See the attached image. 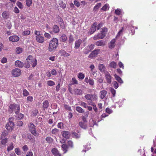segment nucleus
Listing matches in <instances>:
<instances>
[{
	"mask_svg": "<svg viewBox=\"0 0 156 156\" xmlns=\"http://www.w3.org/2000/svg\"><path fill=\"white\" fill-rule=\"evenodd\" d=\"M58 45V39L55 38H53L50 41L48 48L49 51L50 52L55 51Z\"/></svg>",
	"mask_w": 156,
	"mask_h": 156,
	"instance_id": "obj_1",
	"label": "nucleus"
},
{
	"mask_svg": "<svg viewBox=\"0 0 156 156\" xmlns=\"http://www.w3.org/2000/svg\"><path fill=\"white\" fill-rule=\"evenodd\" d=\"M26 62L27 64L25 66V67L28 68L30 67V64H31L33 67H34L37 65V60L34 58L30 55L28 56L26 59Z\"/></svg>",
	"mask_w": 156,
	"mask_h": 156,
	"instance_id": "obj_2",
	"label": "nucleus"
},
{
	"mask_svg": "<svg viewBox=\"0 0 156 156\" xmlns=\"http://www.w3.org/2000/svg\"><path fill=\"white\" fill-rule=\"evenodd\" d=\"M107 31V28H103L101 33H98L94 37V39L97 40L103 38L105 36Z\"/></svg>",
	"mask_w": 156,
	"mask_h": 156,
	"instance_id": "obj_3",
	"label": "nucleus"
},
{
	"mask_svg": "<svg viewBox=\"0 0 156 156\" xmlns=\"http://www.w3.org/2000/svg\"><path fill=\"white\" fill-rule=\"evenodd\" d=\"M34 34L36 35V40L37 42L41 43L44 42V38L41 35L40 31L35 30L34 31Z\"/></svg>",
	"mask_w": 156,
	"mask_h": 156,
	"instance_id": "obj_4",
	"label": "nucleus"
},
{
	"mask_svg": "<svg viewBox=\"0 0 156 156\" xmlns=\"http://www.w3.org/2000/svg\"><path fill=\"white\" fill-rule=\"evenodd\" d=\"M29 129L31 133L34 136H38V133L36 132L35 128V126L32 123H30L29 125Z\"/></svg>",
	"mask_w": 156,
	"mask_h": 156,
	"instance_id": "obj_5",
	"label": "nucleus"
},
{
	"mask_svg": "<svg viewBox=\"0 0 156 156\" xmlns=\"http://www.w3.org/2000/svg\"><path fill=\"white\" fill-rule=\"evenodd\" d=\"M9 108L13 111H14L16 114L19 112L20 110V106L18 105L11 104L9 106Z\"/></svg>",
	"mask_w": 156,
	"mask_h": 156,
	"instance_id": "obj_6",
	"label": "nucleus"
},
{
	"mask_svg": "<svg viewBox=\"0 0 156 156\" xmlns=\"http://www.w3.org/2000/svg\"><path fill=\"white\" fill-rule=\"evenodd\" d=\"M12 119V118H10L9 119V122H8L6 126V128L7 130H12L14 127V124L13 122L10 121Z\"/></svg>",
	"mask_w": 156,
	"mask_h": 156,
	"instance_id": "obj_7",
	"label": "nucleus"
},
{
	"mask_svg": "<svg viewBox=\"0 0 156 156\" xmlns=\"http://www.w3.org/2000/svg\"><path fill=\"white\" fill-rule=\"evenodd\" d=\"M12 74L14 76H18L20 75L21 71L20 69L18 68H16L12 70Z\"/></svg>",
	"mask_w": 156,
	"mask_h": 156,
	"instance_id": "obj_8",
	"label": "nucleus"
},
{
	"mask_svg": "<svg viewBox=\"0 0 156 156\" xmlns=\"http://www.w3.org/2000/svg\"><path fill=\"white\" fill-rule=\"evenodd\" d=\"M105 76L107 82L109 83H110L112 81L111 79L112 77L110 74L108 72H106L105 73Z\"/></svg>",
	"mask_w": 156,
	"mask_h": 156,
	"instance_id": "obj_9",
	"label": "nucleus"
},
{
	"mask_svg": "<svg viewBox=\"0 0 156 156\" xmlns=\"http://www.w3.org/2000/svg\"><path fill=\"white\" fill-rule=\"evenodd\" d=\"M100 50L99 49L94 50V51L89 55L88 57L92 58L93 57L96 56L99 53Z\"/></svg>",
	"mask_w": 156,
	"mask_h": 156,
	"instance_id": "obj_10",
	"label": "nucleus"
},
{
	"mask_svg": "<svg viewBox=\"0 0 156 156\" xmlns=\"http://www.w3.org/2000/svg\"><path fill=\"white\" fill-rule=\"evenodd\" d=\"M19 39V37L16 35L12 36L9 37V40L12 42H17Z\"/></svg>",
	"mask_w": 156,
	"mask_h": 156,
	"instance_id": "obj_11",
	"label": "nucleus"
},
{
	"mask_svg": "<svg viewBox=\"0 0 156 156\" xmlns=\"http://www.w3.org/2000/svg\"><path fill=\"white\" fill-rule=\"evenodd\" d=\"M82 42V41L81 39L76 41L75 43L74 48L76 49L79 48Z\"/></svg>",
	"mask_w": 156,
	"mask_h": 156,
	"instance_id": "obj_12",
	"label": "nucleus"
},
{
	"mask_svg": "<svg viewBox=\"0 0 156 156\" xmlns=\"http://www.w3.org/2000/svg\"><path fill=\"white\" fill-rule=\"evenodd\" d=\"M87 122H80L79 123V125L81 128L85 129L87 127Z\"/></svg>",
	"mask_w": 156,
	"mask_h": 156,
	"instance_id": "obj_13",
	"label": "nucleus"
},
{
	"mask_svg": "<svg viewBox=\"0 0 156 156\" xmlns=\"http://www.w3.org/2000/svg\"><path fill=\"white\" fill-rule=\"evenodd\" d=\"M15 64L16 66L19 68H22L24 66L23 63L19 60L16 61Z\"/></svg>",
	"mask_w": 156,
	"mask_h": 156,
	"instance_id": "obj_14",
	"label": "nucleus"
},
{
	"mask_svg": "<svg viewBox=\"0 0 156 156\" xmlns=\"http://www.w3.org/2000/svg\"><path fill=\"white\" fill-rule=\"evenodd\" d=\"M97 23H94L93 24L90 28V34H92L96 31L97 28Z\"/></svg>",
	"mask_w": 156,
	"mask_h": 156,
	"instance_id": "obj_15",
	"label": "nucleus"
},
{
	"mask_svg": "<svg viewBox=\"0 0 156 156\" xmlns=\"http://www.w3.org/2000/svg\"><path fill=\"white\" fill-rule=\"evenodd\" d=\"M62 134L63 137L66 138H69L70 136L69 132L67 131H62Z\"/></svg>",
	"mask_w": 156,
	"mask_h": 156,
	"instance_id": "obj_16",
	"label": "nucleus"
},
{
	"mask_svg": "<svg viewBox=\"0 0 156 156\" xmlns=\"http://www.w3.org/2000/svg\"><path fill=\"white\" fill-rule=\"evenodd\" d=\"M98 99V96L96 95H92L91 101H88V104L90 105H93L92 101H96Z\"/></svg>",
	"mask_w": 156,
	"mask_h": 156,
	"instance_id": "obj_17",
	"label": "nucleus"
},
{
	"mask_svg": "<svg viewBox=\"0 0 156 156\" xmlns=\"http://www.w3.org/2000/svg\"><path fill=\"white\" fill-rule=\"evenodd\" d=\"M115 39H112L108 44V47L110 48H113L115 46Z\"/></svg>",
	"mask_w": 156,
	"mask_h": 156,
	"instance_id": "obj_18",
	"label": "nucleus"
},
{
	"mask_svg": "<svg viewBox=\"0 0 156 156\" xmlns=\"http://www.w3.org/2000/svg\"><path fill=\"white\" fill-rule=\"evenodd\" d=\"M107 92L105 90H103L100 92V97L101 99H103L106 96Z\"/></svg>",
	"mask_w": 156,
	"mask_h": 156,
	"instance_id": "obj_19",
	"label": "nucleus"
},
{
	"mask_svg": "<svg viewBox=\"0 0 156 156\" xmlns=\"http://www.w3.org/2000/svg\"><path fill=\"white\" fill-rule=\"evenodd\" d=\"M59 54L61 56H64L68 57L70 55V54L67 53L65 51L61 50L59 51Z\"/></svg>",
	"mask_w": 156,
	"mask_h": 156,
	"instance_id": "obj_20",
	"label": "nucleus"
},
{
	"mask_svg": "<svg viewBox=\"0 0 156 156\" xmlns=\"http://www.w3.org/2000/svg\"><path fill=\"white\" fill-rule=\"evenodd\" d=\"M51 152L52 154L55 156H60L61 154L59 153L58 150L55 148H53L51 150Z\"/></svg>",
	"mask_w": 156,
	"mask_h": 156,
	"instance_id": "obj_21",
	"label": "nucleus"
},
{
	"mask_svg": "<svg viewBox=\"0 0 156 156\" xmlns=\"http://www.w3.org/2000/svg\"><path fill=\"white\" fill-rule=\"evenodd\" d=\"M73 91L74 92L73 94L77 95L81 94L82 93V90L76 88H75L73 89Z\"/></svg>",
	"mask_w": 156,
	"mask_h": 156,
	"instance_id": "obj_22",
	"label": "nucleus"
},
{
	"mask_svg": "<svg viewBox=\"0 0 156 156\" xmlns=\"http://www.w3.org/2000/svg\"><path fill=\"white\" fill-rule=\"evenodd\" d=\"M95 44L97 46H103L105 45V41L103 40L99 41L96 42Z\"/></svg>",
	"mask_w": 156,
	"mask_h": 156,
	"instance_id": "obj_23",
	"label": "nucleus"
},
{
	"mask_svg": "<svg viewBox=\"0 0 156 156\" xmlns=\"http://www.w3.org/2000/svg\"><path fill=\"white\" fill-rule=\"evenodd\" d=\"M53 31L55 33H58L59 31V27L56 25H54L53 27Z\"/></svg>",
	"mask_w": 156,
	"mask_h": 156,
	"instance_id": "obj_24",
	"label": "nucleus"
},
{
	"mask_svg": "<svg viewBox=\"0 0 156 156\" xmlns=\"http://www.w3.org/2000/svg\"><path fill=\"white\" fill-rule=\"evenodd\" d=\"M98 68L101 72H104L105 69V67L103 64H99Z\"/></svg>",
	"mask_w": 156,
	"mask_h": 156,
	"instance_id": "obj_25",
	"label": "nucleus"
},
{
	"mask_svg": "<svg viewBox=\"0 0 156 156\" xmlns=\"http://www.w3.org/2000/svg\"><path fill=\"white\" fill-rule=\"evenodd\" d=\"M59 40L60 41L65 42L67 40V37L65 34H63L61 35Z\"/></svg>",
	"mask_w": 156,
	"mask_h": 156,
	"instance_id": "obj_26",
	"label": "nucleus"
},
{
	"mask_svg": "<svg viewBox=\"0 0 156 156\" xmlns=\"http://www.w3.org/2000/svg\"><path fill=\"white\" fill-rule=\"evenodd\" d=\"M114 76L116 80L120 83H123V81L122 79L118 76L117 74H115Z\"/></svg>",
	"mask_w": 156,
	"mask_h": 156,
	"instance_id": "obj_27",
	"label": "nucleus"
},
{
	"mask_svg": "<svg viewBox=\"0 0 156 156\" xmlns=\"http://www.w3.org/2000/svg\"><path fill=\"white\" fill-rule=\"evenodd\" d=\"M109 8V6L108 4H106L103 6L101 9V10L104 11L108 10Z\"/></svg>",
	"mask_w": 156,
	"mask_h": 156,
	"instance_id": "obj_28",
	"label": "nucleus"
},
{
	"mask_svg": "<svg viewBox=\"0 0 156 156\" xmlns=\"http://www.w3.org/2000/svg\"><path fill=\"white\" fill-rule=\"evenodd\" d=\"M2 17L5 19H7L9 18V13L6 11L3 12L2 14Z\"/></svg>",
	"mask_w": 156,
	"mask_h": 156,
	"instance_id": "obj_29",
	"label": "nucleus"
},
{
	"mask_svg": "<svg viewBox=\"0 0 156 156\" xmlns=\"http://www.w3.org/2000/svg\"><path fill=\"white\" fill-rule=\"evenodd\" d=\"M1 140V144L2 145L5 144L7 142L8 138H0Z\"/></svg>",
	"mask_w": 156,
	"mask_h": 156,
	"instance_id": "obj_30",
	"label": "nucleus"
},
{
	"mask_svg": "<svg viewBox=\"0 0 156 156\" xmlns=\"http://www.w3.org/2000/svg\"><path fill=\"white\" fill-rule=\"evenodd\" d=\"M101 3L97 4L94 8V11H95L98 10V9L101 6Z\"/></svg>",
	"mask_w": 156,
	"mask_h": 156,
	"instance_id": "obj_31",
	"label": "nucleus"
},
{
	"mask_svg": "<svg viewBox=\"0 0 156 156\" xmlns=\"http://www.w3.org/2000/svg\"><path fill=\"white\" fill-rule=\"evenodd\" d=\"M62 150L64 151V153H66L67 151V146L65 144H62Z\"/></svg>",
	"mask_w": 156,
	"mask_h": 156,
	"instance_id": "obj_32",
	"label": "nucleus"
},
{
	"mask_svg": "<svg viewBox=\"0 0 156 156\" xmlns=\"http://www.w3.org/2000/svg\"><path fill=\"white\" fill-rule=\"evenodd\" d=\"M76 109L77 112L80 113H83L84 112V110L81 107L79 106L76 107Z\"/></svg>",
	"mask_w": 156,
	"mask_h": 156,
	"instance_id": "obj_33",
	"label": "nucleus"
},
{
	"mask_svg": "<svg viewBox=\"0 0 156 156\" xmlns=\"http://www.w3.org/2000/svg\"><path fill=\"white\" fill-rule=\"evenodd\" d=\"M23 51V49L20 47H17L16 49V52L17 54L21 53Z\"/></svg>",
	"mask_w": 156,
	"mask_h": 156,
	"instance_id": "obj_34",
	"label": "nucleus"
},
{
	"mask_svg": "<svg viewBox=\"0 0 156 156\" xmlns=\"http://www.w3.org/2000/svg\"><path fill=\"white\" fill-rule=\"evenodd\" d=\"M9 134L8 132L6 131H4L2 133L1 135V138H5V137L6 136Z\"/></svg>",
	"mask_w": 156,
	"mask_h": 156,
	"instance_id": "obj_35",
	"label": "nucleus"
},
{
	"mask_svg": "<svg viewBox=\"0 0 156 156\" xmlns=\"http://www.w3.org/2000/svg\"><path fill=\"white\" fill-rule=\"evenodd\" d=\"M14 147L13 144L11 143L9 144V146H8L7 148V151H9L11 150H12Z\"/></svg>",
	"mask_w": 156,
	"mask_h": 156,
	"instance_id": "obj_36",
	"label": "nucleus"
},
{
	"mask_svg": "<svg viewBox=\"0 0 156 156\" xmlns=\"http://www.w3.org/2000/svg\"><path fill=\"white\" fill-rule=\"evenodd\" d=\"M117 66V64L115 62H112L110 63V67L115 69Z\"/></svg>",
	"mask_w": 156,
	"mask_h": 156,
	"instance_id": "obj_37",
	"label": "nucleus"
},
{
	"mask_svg": "<svg viewBox=\"0 0 156 156\" xmlns=\"http://www.w3.org/2000/svg\"><path fill=\"white\" fill-rule=\"evenodd\" d=\"M78 77L81 80H83L84 78V75L82 73H78L77 75Z\"/></svg>",
	"mask_w": 156,
	"mask_h": 156,
	"instance_id": "obj_38",
	"label": "nucleus"
},
{
	"mask_svg": "<svg viewBox=\"0 0 156 156\" xmlns=\"http://www.w3.org/2000/svg\"><path fill=\"white\" fill-rule=\"evenodd\" d=\"M90 51L91 50H90L89 48L87 46L83 50L84 53L87 54H88Z\"/></svg>",
	"mask_w": 156,
	"mask_h": 156,
	"instance_id": "obj_39",
	"label": "nucleus"
},
{
	"mask_svg": "<svg viewBox=\"0 0 156 156\" xmlns=\"http://www.w3.org/2000/svg\"><path fill=\"white\" fill-rule=\"evenodd\" d=\"M49 103L47 101H45L43 103V107L44 108H47L48 106Z\"/></svg>",
	"mask_w": 156,
	"mask_h": 156,
	"instance_id": "obj_40",
	"label": "nucleus"
},
{
	"mask_svg": "<svg viewBox=\"0 0 156 156\" xmlns=\"http://www.w3.org/2000/svg\"><path fill=\"white\" fill-rule=\"evenodd\" d=\"M26 5L28 7H30L32 4V0H26Z\"/></svg>",
	"mask_w": 156,
	"mask_h": 156,
	"instance_id": "obj_41",
	"label": "nucleus"
},
{
	"mask_svg": "<svg viewBox=\"0 0 156 156\" xmlns=\"http://www.w3.org/2000/svg\"><path fill=\"white\" fill-rule=\"evenodd\" d=\"M30 34V31L29 30H26L23 32L22 34L24 36L28 35Z\"/></svg>",
	"mask_w": 156,
	"mask_h": 156,
	"instance_id": "obj_42",
	"label": "nucleus"
},
{
	"mask_svg": "<svg viewBox=\"0 0 156 156\" xmlns=\"http://www.w3.org/2000/svg\"><path fill=\"white\" fill-rule=\"evenodd\" d=\"M47 84L49 86H52L55 85V82L52 80L47 81Z\"/></svg>",
	"mask_w": 156,
	"mask_h": 156,
	"instance_id": "obj_43",
	"label": "nucleus"
},
{
	"mask_svg": "<svg viewBox=\"0 0 156 156\" xmlns=\"http://www.w3.org/2000/svg\"><path fill=\"white\" fill-rule=\"evenodd\" d=\"M79 105L80 106L85 108H86L87 107V104L86 103L83 101H81L79 103Z\"/></svg>",
	"mask_w": 156,
	"mask_h": 156,
	"instance_id": "obj_44",
	"label": "nucleus"
},
{
	"mask_svg": "<svg viewBox=\"0 0 156 156\" xmlns=\"http://www.w3.org/2000/svg\"><path fill=\"white\" fill-rule=\"evenodd\" d=\"M110 91L113 95V96L114 97L115 96V94L116 93L115 90L114 88L112 87H110Z\"/></svg>",
	"mask_w": 156,
	"mask_h": 156,
	"instance_id": "obj_45",
	"label": "nucleus"
},
{
	"mask_svg": "<svg viewBox=\"0 0 156 156\" xmlns=\"http://www.w3.org/2000/svg\"><path fill=\"white\" fill-rule=\"evenodd\" d=\"M15 151L16 154L18 155L21 154V152L20 149L18 148H16L15 149Z\"/></svg>",
	"mask_w": 156,
	"mask_h": 156,
	"instance_id": "obj_46",
	"label": "nucleus"
},
{
	"mask_svg": "<svg viewBox=\"0 0 156 156\" xmlns=\"http://www.w3.org/2000/svg\"><path fill=\"white\" fill-rule=\"evenodd\" d=\"M46 140L49 143H52L53 141L52 139L50 137H47L46 138Z\"/></svg>",
	"mask_w": 156,
	"mask_h": 156,
	"instance_id": "obj_47",
	"label": "nucleus"
},
{
	"mask_svg": "<svg viewBox=\"0 0 156 156\" xmlns=\"http://www.w3.org/2000/svg\"><path fill=\"white\" fill-rule=\"evenodd\" d=\"M92 95L87 94L85 96V98L87 100L91 101Z\"/></svg>",
	"mask_w": 156,
	"mask_h": 156,
	"instance_id": "obj_48",
	"label": "nucleus"
},
{
	"mask_svg": "<svg viewBox=\"0 0 156 156\" xmlns=\"http://www.w3.org/2000/svg\"><path fill=\"white\" fill-rule=\"evenodd\" d=\"M90 126V127L93 126L95 124V122L93 119H90L89 120V122Z\"/></svg>",
	"mask_w": 156,
	"mask_h": 156,
	"instance_id": "obj_49",
	"label": "nucleus"
},
{
	"mask_svg": "<svg viewBox=\"0 0 156 156\" xmlns=\"http://www.w3.org/2000/svg\"><path fill=\"white\" fill-rule=\"evenodd\" d=\"M72 84H78V81L75 78H73L72 79Z\"/></svg>",
	"mask_w": 156,
	"mask_h": 156,
	"instance_id": "obj_50",
	"label": "nucleus"
},
{
	"mask_svg": "<svg viewBox=\"0 0 156 156\" xmlns=\"http://www.w3.org/2000/svg\"><path fill=\"white\" fill-rule=\"evenodd\" d=\"M29 93L26 89H24L23 90V95L24 96H26L29 95Z\"/></svg>",
	"mask_w": 156,
	"mask_h": 156,
	"instance_id": "obj_51",
	"label": "nucleus"
},
{
	"mask_svg": "<svg viewBox=\"0 0 156 156\" xmlns=\"http://www.w3.org/2000/svg\"><path fill=\"white\" fill-rule=\"evenodd\" d=\"M16 4L19 8L20 9H22L23 8V5L22 3L20 2H17L16 3Z\"/></svg>",
	"mask_w": 156,
	"mask_h": 156,
	"instance_id": "obj_52",
	"label": "nucleus"
},
{
	"mask_svg": "<svg viewBox=\"0 0 156 156\" xmlns=\"http://www.w3.org/2000/svg\"><path fill=\"white\" fill-rule=\"evenodd\" d=\"M88 83L89 85L91 86H93L94 85V81L93 79L90 78V80Z\"/></svg>",
	"mask_w": 156,
	"mask_h": 156,
	"instance_id": "obj_53",
	"label": "nucleus"
},
{
	"mask_svg": "<svg viewBox=\"0 0 156 156\" xmlns=\"http://www.w3.org/2000/svg\"><path fill=\"white\" fill-rule=\"evenodd\" d=\"M113 84L114 87L115 89H117L118 87H119L118 84L116 81H114L113 82Z\"/></svg>",
	"mask_w": 156,
	"mask_h": 156,
	"instance_id": "obj_54",
	"label": "nucleus"
},
{
	"mask_svg": "<svg viewBox=\"0 0 156 156\" xmlns=\"http://www.w3.org/2000/svg\"><path fill=\"white\" fill-rule=\"evenodd\" d=\"M64 107L66 109L70 111L71 110V107L69 105L65 104L64 105Z\"/></svg>",
	"mask_w": 156,
	"mask_h": 156,
	"instance_id": "obj_55",
	"label": "nucleus"
},
{
	"mask_svg": "<svg viewBox=\"0 0 156 156\" xmlns=\"http://www.w3.org/2000/svg\"><path fill=\"white\" fill-rule=\"evenodd\" d=\"M121 11V10L120 9H117L115 10V13L116 15H119L120 14Z\"/></svg>",
	"mask_w": 156,
	"mask_h": 156,
	"instance_id": "obj_56",
	"label": "nucleus"
},
{
	"mask_svg": "<svg viewBox=\"0 0 156 156\" xmlns=\"http://www.w3.org/2000/svg\"><path fill=\"white\" fill-rule=\"evenodd\" d=\"M74 5L77 7H79L80 5V3L77 0H75L74 1Z\"/></svg>",
	"mask_w": 156,
	"mask_h": 156,
	"instance_id": "obj_57",
	"label": "nucleus"
},
{
	"mask_svg": "<svg viewBox=\"0 0 156 156\" xmlns=\"http://www.w3.org/2000/svg\"><path fill=\"white\" fill-rule=\"evenodd\" d=\"M51 73L52 75H56L57 74V71L55 69H52L51 71Z\"/></svg>",
	"mask_w": 156,
	"mask_h": 156,
	"instance_id": "obj_58",
	"label": "nucleus"
},
{
	"mask_svg": "<svg viewBox=\"0 0 156 156\" xmlns=\"http://www.w3.org/2000/svg\"><path fill=\"white\" fill-rule=\"evenodd\" d=\"M22 149L25 152L27 151L28 150V147L27 145H25L24 146H23L22 147Z\"/></svg>",
	"mask_w": 156,
	"mask_h": 156,
	"instance_id": "obj_59",
	"label": "nucleus"
},
{
	"mask_svg": "<svg viewBox=\"0 0 156 156\" xmlns=\"http://www.w3.org/2000/svg\"><path fill=\"white\" fill-rule=\"evenodd\" d=\"M44 36L46 37L49 39L51 37V35L47 33H45L44 34Z\"/></svg>",
	"mask_w": 156,
	"mask_h": 156,
	"instance_id": "obj_60",
	"label": "nucleus"
},
{
	"mask_svg": "<svg viewBox=\"0 0 156 156\" xmlns=\"http://www.w3.org/2000/svg\"><path fill=\"white\" fill-rule=\"evenodd\" d=\"M17 125L18 126H21L23 124V122L21 121L20 120L18 121L16 123Z\"/></svg>",
	"mask_w": 156,
	"mask_h": 156,
	"instance_id": "obj_61",
	"label": "nucleus"
},
{
	"mask_svg": "<svg viewBox=\"0 0 156 156\" xmlns=\"http://www.w3.org/2000/svg\"><path fill=\"white\" fill-rule=\"evenodd\" d=\"M13 11L16 13H18L20 12L19 9L16 7H14Z\"/></svg>",
	"mask_w": 156,
	"mask_h": 156,
	"instance_id": "obj_62",
	"label": "nucleus"
},
{
	"mask_svg": "<svg viewBox=\"0 0 156 156\" xmlns=\"http://www.w3.org/2000/svg\"><path fill=\"white\" fill-rule=\"evenodd\" d=\"M23 117L24 115L21 113L19 114L17 116V118L20 119H22L23 118Z\"/></svg>",
	"mask_w": 156,
	"mask_h": 156,
	"instance_id": "obj_63",
	"label": "nucleus"
},
{
	"mask_svg": "<svg viewBox=\"0 0 156 156\" xmlns=\"http://www.w3.org/2000/svg\"><path fill=\"white\" fill-rule=\"evenodd\" d=\"M33 154L32 152L31 151H30L27 153L26 156H33Z\"/></svg>",
	"mask_w": 156,
	"mask_h": 156,
	"instance_id": "obj_64",
	"label": "nucleus"
}]
</instances>
